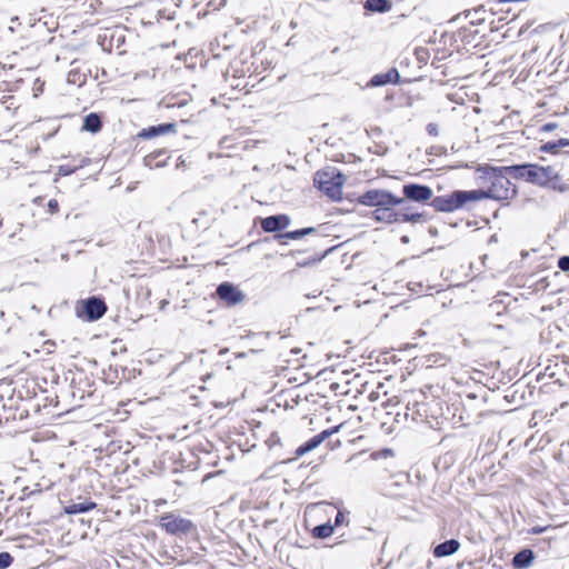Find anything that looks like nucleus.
<instances>
[{"label": "nucleus", "instance_id": "nucleus-11", "mask_svg": "<svg viewBox=\"0 0 569 569\" xmlns=\"http://www.w3.org/2000/svg\"><path fill=\"white\" fill-rule=\"evenodd\" d=\"M403 194L406 198L413 201H427L432 197V190L422 184H407L403 187Z\"/></svg>", "mask_w": 569, "mask_h": 569}, {"label": "nucleus", "instance_id": "nucleus-12", "mask_svg": "<svg viewBox=\"0 0 569 569\" xmlns=\"http://www.w3.org/2000/svg\"><path fill=\"white\" fill-rule=\"evenodd\" d=\"M336 431V429L332 430H323L322 432L318 433L310 440H308L305 445L299 446L295 451V457L292 460H296L307 452L316 449L318 446H320L325 439H327L330 435H332Z\"/></svg>", "mask_w": 569, "mask_h": 569}, {"label": "nucleus", "instance_id": "nucleus-39", "mask_svg": "<svg viewBox=\"0 0 569 569\" xmlns=\"http://www.w3.org/2000/svg\"><path fill=\"white\" fill-rule=\"evenodd\" d=\"M287 381H289V382H297V381H298V378H297V377H289V376L287 375Z\"/></svg>", "mask_w": 569, "mask_h": 569}, {"label": "nucleus", "instance_id": "nucleus-25", "mask_svg": "<svg viewBox=\"0 0 569 569\" xmlns=\"http://www.w3.org/2000/svg\"><path fill=\"white\" fill-rule=\"evenodd\" d=\"M553 190L565 192L569 190V183H563L560 181L558 173L555 171V179L548 184Z\"/></svg>", "mask_w": 569, "mask_h": 569}, {"label": "nucleus", "instance_id": "nucleus-13", "mask_svg": "<svg viewBox=\"0 0 569 569\" xmlns=\"http://www.w3.org/2000/svg\"><path fill=\"white\" fill-rule=\"evenodd\" d=\"M176 131V124L174 123H160L157 126H150L148 128L142 129L138 137L142 139H152L154 137L167 134L170 132Z\"/></svg>", "mask_w": 569, "mask_h": 569}, {"label": "nucleus", "instance_id": "nucleus-6", "mask_svg": "<svg viewBox=\"0 0 569 569\" xmlns=\"http://www.w3.org/2000/svg\"><path fill=\"white\" fill-rule=\"evenodd\" d=\"M359 203L368 207H393L402 203V198L395 197L387 190H369L361 194L358 199Z\"/></svg>", "mask_w": 569, "mask_h": 569}, {"label": "nucleus", "instance_id": "nucleus-22", "mask_svg": "<svg viewBox=\"0 0 569 569\" xmlns=\"http://www.w3.org/2000/svg\"><path fill=\"white\" fill-rule=\"evenodd\" d=\"M315 232H316V229L312 228V227L302 228V229L293 230V231H287V240L288 239H290V240H299L302 237H305L307 234L315 233Z\"/></svg>", "mask_w": 569, "mask_h": 569}, {"label": "nucleus", "instance_id": "nucleus-32", "mask_svg": "<svg viewBox=\"0 0 569 569\" xmlns=\"http://www.w3.org/2000/svg\"><path fill=\"white\" fill-rule=\"evenodd\" d=\"M545 149L548 150V151L557 152L559 148H558V143H556V142H548L545 146Z\"/></svg>", "mask_w": 569, "mask_h": 569}, {"label": "nucleus", "instance_id": "nucleus-17", "mask_svg": "<svg viewBox=\"0 0 569 569\" xmlns=\"http://www.w3.org/2000/svg\"><path fill=\"white\" fill-rule=\"evenodd\" d=\"M533 559L532 550L523 549L513 557L512 565L518 569L527 568L532 563Z\"/></svg>", "mask_w": 569, "mask_h": 569}, {"label": "nucleus", "instance_id": "nucleus-2", "mask_svg": "<svg viewBox=\"0 0 569 569\" xmlns=\"http://www.w3.org/2000/svg\"><path fill=\"white\" fill-rule=\"evenodd\" d=\"M346 177L335 167H328L318 171L315 177V183L330 199L338 201L342 199V187Z\"/></svg>", "mask_w": 569, "mask_h": 569}, {"label": "nucleus", "instance_id": "nucleus-35", "mask_svg": "<svg viewBox=\"0 0 569 569\" xmlns=\"http://www.w3.org/2000/svg\"><path fill=\"white\" fill-rule=\"evenodd\" d=\"M556 143H558V148H560V147H567V146H569V140H567V139H560V140H558Z\"/></svg>", "mask_w": 569, "mask_h": 569}, {"label": "nucleus", "instance_id": "nucleus-26", "mask_svg": "<svg viewBox=\"0 0 569 569\" xmlns=\"http://www.w3.org/2000/svg\"><path fill=\"white\" fill-rule=\"evenodd\" d=\"M13 562V557L7 552L2 551L0 552V569H7L10 567Z\"/></svg>", "mask_w": 569, "mask_h": 569}, {"label": "nucleus", "instance_id": "nucleus-28", "mask_svg": "<svg viewBox=\"0 0 569 569\" xmlns=\"http://www.w3.org/2000/svg\"><path fill=\"white\" fill-rule=\"evenodd\" d=\"M558 267L562 271H569V256L561 257L558 261Z\"/></svg>", "mask_w": 569, "mask_h": 569}, {"label": "nucleus", "instance_id": "nucleus-23", "mask_svg": "<svg viewBox=\"0 0 569 569\" xmlns=\"http://www.w3.org/2000/svg\"><path fill=\"white\" fill-rule=\"evenodd\" d=\"M288 398H290L291 401L296 402V405H300V402H302L303 406H309L307 397L300 398V393L298 392L297 386L291 389H287V399Z\"/></svg>", "mask_w": 569, "mask_h": 569}, {"label": "nucleus", "instance_id": "nucleus-5", "mask_svg": "<svg viewBox=\"0 0 569 569\" xmlns=\"http://www.w3.org/2000/svg\"><path fill=\"white\" fill-rule=\"evenodd\" d=\"M160 527L171 536H187L196 530V526L190 519L183 518L173 512H167L159 518Z\"/></svg>", "mask_w": 569, "mask_h": 569}, {"label": "nucleus", "instance_id": "nucleus-34", "mask_svg": "<svg viewBox=\"0 0 569 569\" xmlns=\"http://www.w3.org/2000/svg\"><path fill=\"white\" fill-rule=\"evenodd\" d=\"M289 363H292L295 368H299L302 366L300 362V359H296V360L287 359V365H289Z\"/></svg>", "mask_w": 569, "mask_h": 569}, {"label": "nucleus", "instance_id": "nucleus-29", "mask_svg": "<svg viewBox=\"0 0 569 569\" xmlns=\"http://www.w3.org/2000/svg\"><path fill=\"white\" fill-rule=\"evenodd\" d=\"M48 208L51 213H56L59 210V203L56 199H50L48 202Z\"/></svg>", "mask_w": 569, "mask_h": 569}, {"label": "nucleus", "instance_id": "nucleus-41", "mask_svg": "<svg viewBox=\"0 0 569 569\" xmlns=\"http://www.w3.org/2000/svg\"><path fill=\"white\" fill-rule=\"evenodd\" d=\"M183 163H184V161H183V160H181V158H179V162L177 163V167H180V166H182Z\"/></svg>", "mask_w": 569, "mask_h": 569}, {"label": "nucleus", "instance_id": "nucleus-40", "mask_svg": "<svg viewBox=\"0 0 569 569\" xmlns=\"http://www.w3.org/2000/svg\"><path fill=\"white\" fill-rule=\"evenodd\" d=\"M481 12H485V11H483L482 9H477V10H475V11H473V13H475L476 16H478V14H479V13H481Z\"/></svg>", "mask_w": 569, "mask_h": 569}, {"label": "nucleus", "instance_id": "nucleus-14", "mask_svg": "<svg viewBox=\"0 0 569 569\" xmlns=\"http://www.w3.org/2000/svg\"><path fill=\"white\" fill-rule=\"evenodd\" d=\"M400 74L397 69L392 68L386 72L375 74L368 82V87H382L389 83H398Z\"/></svg>", "mask_w": 569, "mask_h": 569}, {"label": "nucleus", "instance_id": "nucleus-19", "mask_svg": "<svg viewBox=\"0 0 569 569\" xmlns=\"http://www.w3.org/2000/svg\"><path fill=\"white\" fill-rule=\"evenodd\" d=\"M101 127H102V122H101V118L99 114L92 112L84 117L83 129L86 131L96 133V132L100 131Z\"/></svg>", "mask_w": 569, "mask_h": 569}, {"label": "nucleus", "instance_id": "nucleus-10", "mask_svg": "<svg viewBox=\"0 0 569 569\" xmlns=\"http://www.w3.org/2000/svg\"><path fill=\"white\" fill-rule=\"evenodd\" d=\"M218 298L229 306H236L244 299V295L231 282H222L217 287Z\"/></svg>", "mask_w": 569, "mask_h": 569}, {"label": "nucleus", "instance_id": "nucleus-8", "mask_svg": "<svg viewBox=\"0 0 569 569\" xmlns=\"http://www.w3.org/2000/svg\"><path fill=\"white\" fill-rule=\"evenodd\" d=\"M261 228L266 232H278L269 238L264 239L266 243L279 242L283 243L281 240L284 238V234L280 231L284 228V214L270 216L261 221Z\"/></svg>", "mask_w": 569, "mask_h": 569}, {"label": "nucleus", "instance_id": "nucleus-9", "mask_svg": "<svg viewBox=\"0 0 569 569\" xmlns=\"http://www.w3.org/2000/svg\"><path fill=\"white\" fill-rule=\"evenodd\" d=\"M82 311L87 320L97 321L104 316L107 306L102 298L93 296L83 301Z\"/></svg>", "mask_w": 569, "mask_h": 569}, {"label": "nucleus", "instance_id": "nucleus-1", "mask_svg": "<svg viewBox=\"0 0 569 569\" xmlns=\"http://www.w3.org/2000/svg\"><path fill=\"white\" fill-rule=\"evenodd\" d=\"M507 171H509V167H479L477 169V183L480 189L471 190L476 201L482 199H493L498 201L511 199L516 194V190L506 176Z\"/></svg>", "mask_w": 569, "mask_h": 569}, {"label": "nucleus", "instance_id": "nucleus-7", "mask_svg": "<svg viewBox=\"0 0 569 569\" xmlns=\"http://www.w3.org/2000/svg\"><path fill=\"white\" fill-rule=\"evenodd\" d=\"M373 219L386 223L417 222L422 216L420 213L397 212L391 207H381L373 211Z\"/></svg>", "mask_w": 569, "mask_h": 569}, {"label": "nucleus", "instance_id": "nucleus-38", "mask_svg": "<svg viewBox=\"0 0 569 569\" xmlns=\"http://www.w3.org/2000/svg\"><path fill=\"white\" fill-rule=\"evenodd\" d=\"M300 352H301V350H300V349H298V348H292V349L290 350V353H291V355H293V356H298V355H300Z\"/></svg>", "mask_w": 569, "mask_h": 569}, {"label": "nucleus", "instance_id": "nucleus-15", "mask_svg": "<svg viewBox=\"0 0 569 569\" xmlns=\"http://www.w3.org/2000/svg\"><path fill=\"white\" fill-rule=\"evenodd\" d=\"M166 154H167L166 150H158V151L151 152L143 158V163L146 167H148L150 169L163 167L167 163V159H169V157H166L162 159V157H164Z\"/></svg>", "mask_w": 569, "mask_h": 569}, {"label": "nucleus", "instance_id": "nucleus-16", "mask_svg": "<svg viewBox=\"0 0 569 569\" xmlns=\"http://www.w3.org/2000/svg\"><path fill=\"white\" fill-rule=\"evenodd\" d=\"M460 547V543L456 539L447 540L442 543H439L435 550L433 555L438 558L447 557L453 555Z\"/></svg>", "mask_w": 569, "mask_h": 569}, {"label": "nucleus", "instance_id": "nucleus-42", "mask_svg": "<svg viewBox=\"0 0 569 569\" xmlns=\"http://www.w3.org/2000/svg\"><path fill=\"white\" fill-rule=\"evenodd\" d=\"M485 18L482 17H477V21H482Z\"/></svg>", "mask_w": 569, "mask_h": 569}, {"label": "nucleus", "instance_id": "nucleus-3", "mask_svg": "<svg viewBox=\"0 0 569 569\" xmlns=\"http://www.w3.org/2000/svg\"><path fill=\"white\" fill-rule=\"evenodd\" d=\"M509 172L518 179H523L541 187L548 186L555 179V170L551 167H541L538 164L510 166Z\"/></svg>", "mask_w": 569, "mask_h": 569}, {"label": "nucleus", "instance_id": "nucleus-30", "mask_svg": "<svg viewBox=\"0 0 569 569\" xmlns=\"http://www.w3.org/2000/svg\"><path fill=\"white\" fill-rule=\"evenodd\" d=\"M427 132L430 136L437 137L439 134L438 126L436 123H429L427 126Z\"/></svg>", "mask_w": 569, "mask_h": 569}, {"label": "nucleus", "instance_id": "nucleus-36", "mask_svg": "<svg viewBox=\"0 0 569 569\" xmlns=\"http://www.w3.org/2000/svg\"><path fill=\"white\" fill-rule=\"evenodd\" d=\"M301 420H302V423H303V425H307V426H310V425L312 423V419H311V418H309L307 415H306V416H303V417L301 418Z\"/></svg>", "mask_w": 569, "mask_h": 569}, {"label": "nucleus", "instance_id": "nucleus-21", "mask_svg": "<svg viewBox=\"0 0 569 569\" xmlns=\"http://www.w3.org/2000/svg\"><path fill=\"white\" fill-rule=\"evenodd\" d=\"M366 8L376 12H386L390 9V3L387 0H368Z\"/></svg>", "mask_w": 569, "mask_h": 569}, {"label": "nucleus", "instance_id": "nucleus-31", "mask_svg": "<svg viewBox=\"0 0 569 569\" xmlns=\"http://www.w3.org/2000/svg\"><path fill=\"white\" fill-rule=\"evenodd\" d=\"M345 520H346V515L342 511H338L336 519H335L336 526L342 525L345 522Z\"/></svg>", "mask_w": 569, "mask_h": 569}, {"label": "nucleus", "instance_id": "nucleus-27", "mask_svg": "<svg viewBox=\"0 0 569 569\" xmlns=\"http://www.w3.org/2000/svg\"><path fill=\"white\" fill-rule=\"evenodd\" d=\"M76 170H77V167H72L70 164H61L58 168V172L60 176H69L71 173H73Z\"/></svg>", "mask_w": 569, "mask_h": 569}, {"label": "nucleus", "instance_id": "nucleus-37", "mask_svg": "<svg viewBox=\"0 0 569 569\" xmlns=\"http://www.w3.org/2000/svg\"><path fill=\"white\" fill-rule=\"evenodd\" d=\"M297 417H298L297 411L293 408H290L289 419L295 420V419H297Z\"/></svg>", "mask_w": 569, "mask_h": 569}, {"label": "nucleus", "instance_id": "nucleus-24", "mask_svg": "<svg viewBox=\"0 0 569 569\" xmlns=\"http://www.w3.org/2000/svg\"><path fill=\"white\" fill-rule=\"evenodd\" d=\"M282 465L283 462H278V463H274L272 467L268 468L262 477L266 478V479H271V478H274L279 475H281V470L282 469Z\"/></svg>", "mask_w": 569, "mask_h": 569}, {"label": "nucleus", "instance_id": "nucleus-18", "mask_svg": "<svg viewBox=\"0 0 569 569\" xmlns=\"http://www.w3.org/2000/svg\"><path fill=\"white\" fill-rule=\"evenodd\" d=\"M97 507V503L93 501H83V502H77L71 503L69 506L64 507V512L67 515H78V513H84L88 512Z\"/></svg>", "mask_w": 569, "mask_h": 569}, {"label": "nucleus", "instance_id": "nucleus-33", "mask_svg": "<svg viewBox=\"0 0 569 569\" xmlns=\"http://www.w3.org/2000/svg\"><path fill=\"white\" fill-rule=\"evenodd\" d=\"M279 441H280V438L273 433V435H271L270 439L267 442L271 447L274 443H279Z\"/></svg>", "mask_w": 569, "mask_h": 569}, {"label": "nucleus", "instance_id": "nucleus-20", "mask_svg": "<svg viewBox=\"0 0 569 569\" xmlns=\"http://www.w3.org/2000/svg\"><path fill=\"white\" fill-rule=\"evenodd\" d=\"M333 533V526L330 522L317 526L312 530V535L316 538L325 539Z\"/></svg>", "mask_w": 569, "mask_h": 569}, {"label": "nucleus", "instance_id": "nucleus-4", "mask_svg": "<svg viewBox=\"0 0 569 569\" xmlns=\"http://www.w3.org/2000/svg\"><path fill=\"white\" fill-rule=\"evenodd\" d=\"M468 202H476L473 192L458 190L448 196H439L431 200V206L441 212H452L463 208Z\"/></svg>", "mask_w": 569, "mask_h": 569}]
</instances>
